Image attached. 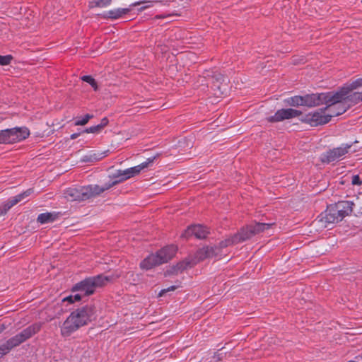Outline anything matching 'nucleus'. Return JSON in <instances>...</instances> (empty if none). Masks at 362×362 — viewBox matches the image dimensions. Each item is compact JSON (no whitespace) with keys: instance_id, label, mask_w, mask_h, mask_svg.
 Returning a JSON list of instances; mask_svg holds the SVG:
<instances>
[{"instance_id":"26","label":"nucleus","mask_w":362,"mask_h":362,"mask_svg":"<svg viewBox=\"0 0 362 362\" xmlns=\"http://www.w3.org/2000/svg\"><path fill=\"white\" fill-rule=\"evenodd\" d=\"M81 80L89 83L94 90H97L98 88L96 81L91 76H83L81 77Z\"/></svg>"},{"instance_id":"32","label":"nucleus","mask_w":362,"mask_h":362,"mask_svg":"<svg viewBox=\"0 0 362 362\" xmlns=\"http://www.w3.org/2000/svg\"><path fill=\"white\" fill-rule=\"evenodd\" d=\"M106 156V154L105 152L103 153H94L93 155H90V160L91 161H93V160H100L101 159H103V158H105Z\"/></svg>"},{"instance_id":"11","label":"nucleus","mask_w":362,"mask_h":362,"mask_svg":"<svg viewBox=\"0 0 362 362\" xmlns=\"http://www.w3.org/2000/svg\"><path fill=\"white\" fill-rule=\"evenodd\" d=\"M335 100L337 102L344 101L347 107L362 101V92L347 91L342 92V87L335 92Z\"/></svg>"},{"instance_id":"35","label":"nucleus","mask_w":362,"mask_h":362,"mask_svg":"<svg viewBox=\"0 0 362 362\" xmlns=\"http://www.w3.org/2000/svg\"><path fill=\"white\" fill-rule=\"evenodd\" d=\"M176 288H177V287L175 286H171L168 287L167 288H163L160 291L159 296H162L169 291H175Z\"/></svg>"},{"instance_id":"17","label":"nucleus","mask_w":362,"mask_h":362,"mask_svg":"<svg viewBox=\"0 0 362 362\" xmlns=\"http://www.w3.org/2000/svg\"><path fill=\"white\" fill-rule=\"evenodd\" d=\"M176 252L177 247L175 246L169 245L158 251L156 255L162 264L170 260L175 255Z\"/></svg>"},{"instance_id":"9","label":"nucleus","mask_w":362,"mask_h":362,"mask_svg":"<svg viewBox=\"0 0 362 362\" xmlns=\"http://www.w3.org/2000/svg\"><path fill=\"white\" fill-rule=\"evenodd\" d=\"M40 329V325L37 324L33 325L24 329L19 334L7 340L8 345L11 349L18 346L27 339H30Z\"/></svg>"},{"instance_id":"5","label":"nucleus","mask_w":362,"mask_h":362,"mask_svg":"<svg viewBox=\"0 0 362 362\" xmlns=\"http://www.w3.org/2000/svg\"><path fill=\"white\" fill-rule=\"evenodd\" d=\"M110 281V278L103 274L86 278L77 283L73 287V291H80L84 296H90L94 293L97 288L105 286Z\"/></svg>"},{"instance_id":"24","label":"nucleus","mask_w":362,"mask_h":362,"mask_svg":"<svg viewBox=\"0 0 362 362\" xmlns=\"http://www.w3.org/2000/svg\"><path fill=\"white\" fill-rule=\"evenodd\" d=\"M285 103L290 105L293 107L297 106H303V96L300 95H295L291 98H288L285 100Z\"/></svg>"},{"instance_id":"12","label":"nucleus","mask_w":362,"mask_h":362,"mask_svg":"<svg viewBox=\"0 0 362 362\" xmlns=\"http://www.w3.org/2000/svg\"><path fill=\"white\" fill-rule=\"evenodd\" d=\"M272 225L273 223H255V224L248 225L240 230L243 235L241 239L245 241L252 238L253 235L269 228Z\"/></svg>"},{"instance_id":"38","label":"nucleus","mask_w":362,"mask_h":362,"mask_svg":"<svg viewBox=\"0 0 362 362\" xmlns=\"http://www.w3.org/2000/svg\"><path fill=\"white\" fill-rule=\"evenodd\" d=\"M139 4H140V2H136V3L133 4L132 6H135L139 5Z\"/></svg>"},{"instance_id":"8","label":"nucleus","mask_w":362,"mask_h":362,"mask_svg":"<svg viewBox=\"0 0 362 362\" xmlns=\"http://www.w3.org/2000/svg\"><path fill=\"white\" fill-rule=\"evenodd\" d=\"M300 120L313 127H317L328 123L330 121V115H327L325 108H321L303 115Z\"/></svg>"},{"instance_id":"29","label":"nucleus","mask_w":362,"mask_h":362,"mask_svg":"<svg viewBox=\"0 0 362 362\" xmlns=\"http://www.w3.org/2000/svg\"><path fill=\"white\" fill-rule=\"evenodd\" d=\"M13 59V57L10 54L2 56L0 55V65L6 66L8 65L11 60Z\"/></svg>"},{"instance_id":"28","label":"nucleus","mask_w":362,"mask_h":362,"mask_svg":"<svg viewBox=\"0 0 362 362\" xmlns=\"http://www.w3.org/2000/svg\"><path fill=\"white\" fill-rule=\"evenodd\" d=\"M12 349L8 345V342L6 341V343L0 346V358L8 354Z\"/></svg>"},{"instance_id":"39","label":"nucleus","mask_w":362,"mask_h":362,"mask_svg":"<svg viewBox=\"0 0 362 362\" xmlns=\"http://www.w3.org/2000/svg\"><path fill=\"white\" fill-rule=\"evenodd\" d=\"M180 267L182 268V269H186L187 268V267H182V265L180 266Z\"/></svg>"},{"instance_id":"37","label":"nucleus","mask_w":362,"mask_h":362,"mask_svg":"<svg viewBox=\"0 0 362 362\" xmlns=\"http://www.w3.org/2000/svg\"><path fill=\"white\" fill-rule=\"evenodd\" d=\"M78 135H79V134H76V133L73 134H71V139H76V138L78 136Z\"/></svg>"},{"instance_id":"18","label":"nucleus","mask_w":362,"mask_h":362,"mask_svg":"<svg viewBox=\"0 0 362 362\" xmlns=\"http://www.w3.org/2000/svg\"><path fill=\"white\" fill-rule=\"evenodd\" d=\"M160 262L159 261L156 254H151L146 257L141 263L140 267L142 269L148 270L152 269L153 267L160 265Z\"/></svg>"},{"instance_id":"3","label":"nucleus","mask_w":362,"mask_h":362,"mask_svg":"<svg viewBox=\"0 0 362 362\" xmlns=\"http://www.w3.org/2000/svg\"><path fill=\"white\" fill-rule=\"evenodd\" d=\"M153 159L154 158H149L146 161L136 166L125 170H117L115 173L109 176V181L103 185L104 190H108L113 186L139 175L142 170L148 168L149 164L153 163Z\"/></svg>"},{"instance_id":"33","label":"nucleus","mask_w":362,"mask_h":362,"mask_svg":"<svg viewBox=\"0 0 362 362\" xmlns=\"http://www.w3.org/2000/svg\"><path fill=\"white\" fill-rule=\"evenodd\" d=\"M111 1V0H95V4L99 7H105L110 5Z\"/></svg>"},{"instance_id":"22","label":"nucleus","mask_w":362,"mask_h":362,"mask_svg":"<svg viewBox=\"0 0 362 362\" xmlns=\"http://www.w3.org/2000/svg\"><path fill=\"white\" fill-rule=\"evenodd\" d=\"M362 87V77L353 81L350 83H346L342 87V92L354 91L356 89Z\"/></svg>"},{"instance_id":"10","label":"nucleus","mask_w":362,"mask_h":362,"mask_svg":"<svg viewBox=\"0 0 362 362\" xmlns=\"http://www.w3.org/2000/svg\"><path fill=\"white\" fill-rule=\"evenodd\" d=\"M335 93H329V99L330 102H325L327 106L325 107L327 115H330V119L332 117L339 116L345 112L348 108L344 101L337 102L335 100Z\"/></svg>"},{"instance_id":"19","label":"nucleus","mask_w":362,"mask_h":362,"mask_svg":"<svg viewBox=\"0 0 362 362\" xmlns=\"http://www.w3.org/2000/svg\"><path fill=\"white\" fill-rule=\"evenodd\" d=\"M215 255H216L215 249L214 247H202V248L199 249V250H197L196 252V259H197L196 262L203 260L208 257H211L214 256Z\"/></svg>"},{"instance_id":"31","label":"nucleus","mask_w":362,"mask_h":362,"mask_svg":"<svg viewBox=\"0 0 362 362\" xmlns=\"http://www.w3.org/2000/svg\"><path fill=\"white\" fill-rule=\"evenodd\" d=\"M103 129L100 128V127L98 124L95 126H92L88 128H87L84 132L86 133H93V134H98L100 133Z\"/></svg>"},{"instance_id":"14","label":"nucleus","mask_w":362,"mask_h":362,"mask_svg":"<svg viewBox=\"0 0 362 362\" xmlns=\"http://www.w3.org/2000/svg\"><path fill=\"white\" fill-rule=\"evenodd\" d=\"M329 93L320 94H308L303 96V106L315 107L325 104V102H330L328 99Z\"/></svg>"},{"instance_id":"30","label":"nucleus","mask_w":362,"mask_h":362,"mask_svg":"<svg viewBox=\"0 0 362 362\" xmlns=\"http://www.w3.org/2000/svg\"><path fill=\"white\" fill-rule=\"evenodd\" d=\"M81 294H76L74 296H69L63 299V301H68L70 303H73L76 301H79L81 299Z\"/></svg>"},{"instance_id":"20","label":"nucleus","mask_w":362,"mask_h":362,"mask_svg":"<svg viewBox=\"0 0 362 362\" xmlns=\"http://www.w3.org/2000/svg\"><path fill=\"white\" fill-rule=\"evenodd\" d=\"M129 8H117L109 10L106 12L105 16L110 19H118L130 11Z\"/></svg>"},{"instance_id":"1","label":"nucleus","mask_w":362,"mask_h":362,"mask_svg":"<svg viewBox=\"0 0 362 362\" xmlns=\"http://www.w3.org/2000/svg\"><path fill=\"white\" fill-rule=\"evenodd\" d=\"M95 309L90 305H86L74 310L61 327L62 336L69 337L80 327L87 325L95 320Z\"/></svg>"},{"instance_id":"21","label":"nucleus","mask_w":362,"mask_h":362,"mask_svg":"<svg viewBox=\"0 0 362 362\" xmlns=\"http://www.w3.org/2000/svg\"><path fill=\"white\" fill-rule=\"evenodd\" d=\"M243 235L239 231L237 234H235L234 235L230 236L229 238L225 239L224 240H222L220 242V247H226L229 245L238 244L239 243L243 242L244 240H242Z\"/></svg>"},{"instance_id":"2","label":"nucleus","mask_w":362,"mask_h":362,"mask_svg":"<svg viewBox=\"0 0 362 362\" xmlns=\"http://www.w3.org/2000/svg\"><path fill=\"white\" fill-rule=\"evenodd\" d=\"M353 203L349 201H342L331 205L317 217L315 223L320 228H328L350 214L353 210Z\"/></svg>"},{"instance_id":"7","label":"nucleus","mask_w":362,"mask_h":362,"mask_svg":"<svg viewBox=\"0 0 362 362\" xmlns=\"http://www.w3.org/2000/svg\"><path fill=\"white\" fill-rule=\"evenodd\" d=\"M30 135L26 127H14L0 130V144H13L25 139Z\"/></svg>"},{"instance_id":"13","label":"nucleus","mask_w":362,"mask_h":362,"mask_svg":"<svg viewBox=\"0 0 362 362\" xmlns=\"http://www.w3.org/2000/svg\"><path fill=\"white\" fill-rule=\"evenodd\" d=\"M302 115V112L299 110L287 108V109H281L276 112L274 115L271 116L267 118L268 122H278L283 121L284 119H288L291 118L297 117Z\"/></svg>"},{"instance_id":"27","label":"nucleus","mask_w":362,"mask_h":362,"mask_svg":"<svg viewBox=\"0 0 362 362\" xmlns=\"http://www.w3.org/2000/svg\"><path fill=\"white\" fill-rule=\"evenodd\" d=\"M93 117V115L86 114L81 119H78L75 122L76 126H83L86 124L88 121Z\"/></svg>"},{"instance_id":"6","label":"nucleus","mask_w":362,"mask_h":362,"mask_svg":"<svg viewBox=\"0 0 362 362\" xmlns=\"http://www.w3.org/2000/svg\"><path fill=\"white\" fill-rule=\"evenodd\" d=\"M352 144H342L339 146L330 148L320 155V160L323 164L337 163L344 159L347 154L354 152Z\"/></svg>"},{"instance_id":"23","label":"nucleus","mask_w":362,"mask_h":362,"mask_svg":"<svg viewBox=\"0 0 362 362\" xmlns=\"http://www.w3.org/2000/svg\"><path fill=\"white\" fill-rule=\"evenodd\" d=\"M213 84V87L214 88H217L218 90L221 89V86L223 83L225 81V77L220 73H216L214 76H211V78H209Z\"/></svg>"},{"instance_id":"16","label":"nucleus","mask_w":362,"mask_h":362,"mask_svg":"<svg viewBox=\"0 0 362 362\" xmlns=\"http://www.w3.org/2000/svg\"><path fill=\"white\" fill-rule=\"evenodd\" d=\"M208 229L202 225H194L187 228L182 233V237L188 238L194 235L198 239L205 238L208 235Z\"/></svg>"},{"instance_id":"25","label":"nucleus","mask_w":362,"mask_h":362,"mask_svg":"<svg viewBox=\"0 0 362 362\" xmlns=\"http://www.w3.org/2000/svg\"><path fill=\"white\" fill-rule=\"evenodd\" d=\"M54 220V215L51 213L40 214L37 218V222L44 224L46 223L52 222Z\"/></svg>"},{"instance_id":"34","label":"nucleus","mask_w":362,"mask_h":362,"mask_svg":"<svg viewBox=\"0 0 362 362\" xmlns=\"http://www.w3.org/2000/svg\"><path fill=\"white\" fill-rule=\"evenodd\" d=\"M351 184L353 185H361L362 181L361 180L359 175H355L351 177Z\"/></svg>"},{"instance_id":"15","label":"nucleus","mask_w":362,"mask_h":362,"mask_svg":"<svg viewBox=\"0 0 362 362\" xmlns=\"http://www.w3.org/2000/svg\"><path fill=\"white\" fill-rule=\"evenodd\" d=\"M32 192L33 190L29 189L25 192L12 197L6 203L0 206V216L5 215L12 206L22 201L25 197L29 196Z\"/></svg>"},{"instance_id":"36","label":"nucleus","mask_w":362,"mask_h":362,"mask_svg":"<svg viewBox=\"0 0 362 362\" xmlns=\"http://www.w3.org/2000/svg\"><path fill=\"white\" fill-rule=\"evenodd\" d=\"M108 122L109 121L107 118L104 117L101 119L100 123L98 125L102 129H103V128L107 125Z\"/></svg>"},{"instance_id":"4","label":"nucleus","mask_w":362,"mask_h":362,"mask_svg":"<svg viewBox=\"0 0 362 362\" xmlns=\"http://www.w3.org/2000/svg\"><path fill=\"white\" fill-rule=\"evenodd\" d=\"M103 186L90 185L79 187H69L64 193V197L69 202L85 201L104 192Z\"/></svg>"}]
</instances>
